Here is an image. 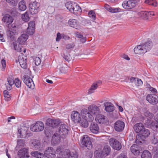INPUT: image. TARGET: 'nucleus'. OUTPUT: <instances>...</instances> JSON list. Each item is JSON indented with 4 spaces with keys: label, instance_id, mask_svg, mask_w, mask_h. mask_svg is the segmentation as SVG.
<instances>
[{
    "label": "nucleus",
    "instance_id": "47",
    "mask_svg": "<svg viewBox=\"0 0 158 158\" xmlns=\"http://www.w3.org/2000/svg\"><path fill=\"white\" fill-rule=\"evenodd\" d=\"M10 5L15 6H16L18 2V0H6Z\"/></svg>",
    "mask_w": 158,
    "mask_h": 158
},
{
    "label": "nucleus",
    "instance_id": "57",
    "mask_svg": "<svg viewBox=\"0 0 158 158\" xmlns=\"http://www.w3.org/2000/svg\"><path fill=\"white\" fill-rule=\"evenodd\" d=\"M2 30V27L0 26V41L3 42L5 41V40L3 37V32Z\"/></svg>",
    "mask_w": 158,
    "mask_h": 158
},
{
    "label": "nucleus",
    "instance_id": "59",
    "mask_svg": "<svg viewBox=\"0 0 158 158\" xmlns=\"http://www.w3.org/2000/svg\"><path fill=\"white\" fill-rule=\"evenodd\" d=\"M24 143V141L22 139L17 140V145L19 146H22Z\"/></svg>",
    "mask_w": 158,
    "mask_h": 158
},
{
    "label": "nucleus",
    "instance_id": "28",
    "mask_svg": "<svg viewBox=\"0 0 158 158\" xmlns=\"http://www.w3.org/2000/svg\"><path fill=\"white\" fill-rule=\"evenodd\" d=\"M104 106L105 107V110L108 112L113 111L114 110V106L110 102H107L104 103Z\"/></svg>",
    "mask_w": 158,
    "mask_h": 158
},
{
    "label": "nucleus",
    "instance_id": "50",
    "mask_svg": "<svg viewBox=\"0 0 158 158\" xmlns=\"http://www.w3.org/2000/svg\"><path fill=\"white\" fill-rule=\"evenodd\" d=\"M123 7L127 10H129V1H124L122 4Z\"/></svg>",
    "mask_w": 158,
    "mask_h": 158
},
{
    "label": "nucleus",
    "instance_id": "30",
    "mask_svg": "<svg viewBox=\"0 0 158 158\" xmlns=\"http://www.w3.org/2000/svg\"><path fill=\"white\" fill-rule=\"evenodd\" d=\"M57 133L54 134L52 136V143L55 145L58 144L60 142V137Z\"/></svg>",
    "mask_w": 158,
    "mask_h": 158
},
{
    "label": "nucleus",
    "instance_id": "62",
    "mask_svg": "<svg viewBox=\"0 0 158 158\" xmlns=\"http://www.w3.org/2000/svg\"><path fill=\"white\" fill-rule=\"evenodd\" d=\"M61 38V34L60 33H58L57 34V36L56 39V41H59Z\"/></svg>",
    "mask_w": 158,
    "mask_h": 158
},
{
    "label": "nucleus",
    "instance_id": "4",
    "mask_svg": "<svg viewBox=\"0 0 158 158\" xmlns=\"http://www.w3.org/2000/svg\"><path fill=\"white\" fill-rule=\"evenodd\" d=\"M110 147L108 146L104 147L98 146L94 152L95 155L100 158H104L110 153Z\"/></svg>",
    "mask_w": 158,
    "mask_h": 158
},
{
    "label": "nucleus",
    "instance_id": "19",
    "mask_svg": "<svg viewBox=\"0 0 158 158\" xmlns=\"http://www.w3.org/2000/svg\"><path fill=\"white\" fill-rule=\"evenodd\" d=\"M69 26L76 29H79L81 28L80 24L77 20L74 19H70L68 22Z\"/></svg>",
    "mask_w": 158,
    "mask_h": 158
},
{
    "label": "nucleus",
    "instance_id": "48",
    "mask_svg": "<svg viewBox=\"0 0 158 158\" xmlns=\"http://www.w3.org/2000/svg\"><path fill=\"white\" fill-rule=\"evenodd\" d=\"M14 84L17 88H19L21 87V81L19 78H15L14 80Z\"/></svg>",
    "mask_w": 158,
    "mask_h": 158
},
{
    "label": "nucleus",
    "instance_id": "55",
    "mask_svg": "<svg viewBox=\"0 0 158 158\" xmlns=\"http://www.w3.org/2000/svg\"><path fill=\"white\" fill-rule=\"evenodd\" d=\"M28 27L35 29V22L34 21H30L28 24Z\"/></svg>",
    "mask_w": 158,
    "mask_h": 158
},
{
    "label": "nucleus",
    "instance_id": "14",
    "mask_svg": "<svg viewBox=\"0 0 158 158\" xmlns=\"http://www.w3.org/2000/svg\"><path fill=\"white\" fill-rule=\"evenodd\" d=\"M69 131L68 127L65 124L61 125L59 130V133L60 136L62 138H64L68 134Z\"/></svg>",
    "mask_w": 158,
    "mask_h": 158
},
{
    "label": "nucleus",
    "instance_id": "7",
    "mask_svg": "<svg viewBox=\"0 0 158 158\" xmlns=\"http://www.w3.org/2000/svg\"><path fill=\"white\" fill-rule=\"evenodd\" d=\"M40 3L37 2H31L29 4V11L31 14L34 15L37 14L39 11Z\"/></svg>",
    "mask_w": 158,
    "mask_h": 158
},
{
    "label": "nucleus",
    "instance_id": "5",
    "mask_svg": "<svg viewBox=\"0 0 158 158\" xmlns=\"http://www.w3.org/2000/svg\"><path fill=\"white\" fill-rule=\"evenodd\" d=\"M129 17L130 18L134 17L140 18L143 19L147 20L148 19L147 14L148 11H131L127 13Z\"/></svg>",
    "mask_w": 158,
    "mask_h": 158
},
{
    "label": "nucleus",
    "instance_id": "45",
    "mask_svg": "<svg viewBox=\"0 0 158 158\" xmlns=\"http://www.w3.org/2000/svg\"><path fill=\"white\" fill-rule=\"evenodd\" d=\"M31 155L34 157L38 158H43L44 157V155L43 153L37 151L31 153Z\"/></svg>",
    "mask_w": 158,
    "mask_h": 158
},
{
    "label": "nucleus",
    "instance_id": "32",
    "mask_svg": "<svg viewBox=\"0 0 158 158\" xmlns=\"http://www.w3.org/2000/svg\"><path fill=\"white\" fill-rule=\"evenodd\" d=\"M76 3L71 1H69L67 2L65 4V6L67 9L71 13L73 11V7Z\"/></svg>",
    "mask_w": 158,
    "mask_h": 158
},
{
    "label": "nucleus",
    "instance_id": "26",
    "mask_svg": "<svg viewBox=\"0 0 158 158\" xmlns=\"http://www.w3.org/2000/svg\"><path fill=\"white\" fill-rule=\"evenodd\" d=\"M28 38V36L27 35L23 34L18 38L17 42L20 44L24 45Z\"/></svg>",
    "mask_w": 158,
    "mask_h": 158
},
{
    "label": "nucleus",
    "instance_id": "53",
    "mask_svg": "<svg viewBox=\"0 0 158 158\" xmlns=\"http://www.w3.org/2000/svg\"><path fill=\"white\" fill-rule=\"evenodd\" d=\"M34 62L36 65H38L41 63V60L40 58L38 57H36L34 58Z\"/></svg>",
    "mask_w": 158,
    "mask_h": 158
},
{
    "label": "nucleus",
    "instance_id": "34",
    "mask_svg": "<svg viewBox=\"0 0 158 158\" xmlns=\"http://www.w3.org/2000/svg\"><path fill=\"white\" fill-rule=\"evenodd\" d=\"M131 150L132 152L135 156L139 155L140 153L138 146L136 144L132 145L131 147Z\"/></svg>",
    "mask_w": 158,
    "mask_h": 158
},
{
    "label": "nucleus",
    "instance_id": "37",
    "mask_svg": "<svg viewBox=\"0 0 158 158\" xmlns=\"http://www.w3.org/2000/svg\"><path fill=\"white\" fill-rule=\"evenodd\" d=\"M139 0H129V10L136 6L139 3Z\"/></svg>",
    "mask_w": 158,
    "mask_h": 158
},
{
    "label": "nucleus",
    "instance_id": "6",
    "mask_svg": "<svg viewBox=\"0 0 158 158\" xmlns=\"http://www.w3.org/2000/svg\"><path fill=\"white\" fill-rule=\"evenodd\" d=\"M140 133V134L137 135L135 140L136 143L138 144L142 143V141H143L144 140L143 138L148 137L150 135V132L148 129L144 128Z\"/></svg>",
    "mask_w": 158,
    "mask_h": 158
},
{
    "label": "nucleus",
    "instance_id": "1",
    "mask_svg": "<svg viewBox=\"0 0 158 158\" xmlns=\"http://www.w3.org/2000/svg\"><path fill=\"white\" fill-rule=\"evenodd\" d=\"M55 153L57 154L56 158H77V155L75 152H71L69 150H64L63 147L59 146L55 152L52 147H48L45 151L44 155L48 158H54Z\"/></svg>",
    "mask_w": 158,
    "mask_h": 158
},
{
    "label": "nucleus",
    "instance_id": "54",
    "mask_svg": "<svg viewBox=\"0 0 158 158\" xmlns=\"http://www.w3.org/2000/svg\"><path fill=\"white\" fill-rule=\"evenodd\" d=\"M35 32V29L27 27V33L29 35H32Z\"/></svg>",
    "mask_w": 158,
    "mask_h": 158
},
{
    "label": "nucleus",
    "instance_id": "38",
    "mask_svg": "<svg viewBox=\"0 0 158 158\" xmlns=\"http://www.w3.org/2000/svg\"><path fill=\"white\" fill-rule=\"evenodd\" d=\"M4 98L5 101H9L11 99V94L10 92L6 90H5L3 92Z\"/></svg>",
    "mask_w": 158,
    "mask_h": 158
},
{
    "label": "nucleus",
    "instance_id": "20",
    "mask_svg": "<svg viewBox=\"0 0 158 158\" xmlns=\"http://www.w3.org/2000/svg\"><path fill=\"white\" fill-rule=\"evenodd\" d=\"M71 118L75 123H79L81 119V115L79 112L77 111H73L71 114Z\"/></svg>",
    "mask_w": 158,
    "mask_h": 158
},
{
    "label": "nucleus",
    "instance_id": "63",
    "mask_svg": "<svg viewBox=\"0 0 158 158\" xmlns=\"http://www.w3.org/2000/svg\"><path fill=\"white\" fill-rule=\"evenodd\" d=\"M136 80H137V78L134 77H131L130 79L131 82L133 83H136Z\"/></svg>",
    "mask_w": 158,
    "mask_h": 158
},
{
    "label": "nucleus",
    "instance_id": "11",
    "mask_svg": "<svg viewBox=\"0 0 158 158\" xmlns=\"http://www.w3.org/2000/svg\"><path fill=\"white\" fill-rule=\"evenodd\" d=\"M2 20L6 26L9 28L13 22L14 19L10 15L6 14L3 17Z\"/></svg>",
    "mask_w": 158,
    "mask_h": 158
},
{
    "label": "nucleus",
    "instance_id": "33",
    "mask_svg": "<svg viewBox=\"0 0 158 158\" xmlns=\"http://www.w3.org/2000/svg\"><path fill=\"white\" fill-rule=\"evenodd\" d=\"M81 7L76 3L75 6L73 7V11H72L71 13L76 15H79L81 14Z\"/></svg>",
    "mask_w": 158,
    "mask_h": 158
},
{
    "label": "nucleus",
    "instance_id": "39",
    "mask_svg": "<svg viewBox=\"0 0 158 158\" xmlns=\"http://www.w3.org/2000/svg\"><path fill=\"white\" fill-rule=\"evenodd\" d=\"M21 45L19 44L18 42H17V41L14 42L13 43V45L15 49L18 52H20L21 51V48L22 47Z\"/></svg>",
    "mask_w": 158,
    "mask_h": 158
},
{
    "label": "nucleus",
    "instance_id": "40",
    "mask_svg": "<svg viewBox=\"0 0 158 158\" xmlns=\"http://www.w3.org/2000/svg\"><path fill=\"white\" fill-rule=\"evenodd\" d=\"M89 122V121L82 118H81L80 119L79 123H80V125L81 126L86 128L88 126Z\"/></svg>",
    "mask_w": 158,
    "mask_h": 158
},
{
    "label": "nucleus",
    "instance_id": "25",
    "mask_svg": "<svg viewBox=\"0 0 158 158\" xmlns=\"http://www.w3.org/2000/svg\"><path fill=\"white\" fill-rule=\"evenodd\" d=\"M89 129L91 132L94 134H97L99 132V127L96 123H92L89 126Z\"/></svg>",
    "mask_w": 158,
    "mask_h": 158
},
{
    "label": "nucleus",
    "instance_id": "49",
    "mask_svg": "<svg viewBox=\"0 0 158 158\" xmlns=\"http://www.w3.org/2000/svg\"><path fill=\"white\" fill-rule=\"evenodd\" d=\"M1 70L4 71L5 70L6 67V61L4 59H2L1 61Z\"/></svg>",
    "mask_w": 158,
    "mask_h": 158
},
{
    "label": "nucleus",
    "instance_id": "23",
    "mask_svg": "<svg viewBox=\"0 0 158 158\" xmlns=\"http://www.w3.org/2000/svg\"><path fill=\"white\" fill-rule=\"evenodd\" d=\"M60 123V120L58 119L48 118L46 120L47 124L52 127H55L57 126Z\"/></svg>",
    "mask_w": 158,
    "mask_h": 158
},
{
    "label": "nucleus",
    "instance_id": "15",
    "mask_svg": "<svg viewBox=\"0 0 158 158\" xmlns=\"http://www.w3.org/2000/svg\"><path fill=\"white\" fill-rule=\"evenodd\" d=\"M146 99L150 103L153 105L156 104L158 103V96L155 94H148L147 96Z\"/></svg>",
    "mask_w": 158,
    "mask_h": 158
},
{
    "label": "nucleus",
    "instance_id": "29",
    "mask_svg": "<svg viewBox=\"0 0 158 158\" xmlns=\"http://www.w3.org/2000/svg\"><path fill=\"white\" fill-rule=\"evenodd\" d=\"M134 128L136 133H140L144 128L143 123H138L135 124Z\"/></svg>",
    "mask_w": 158,
    "mask_h": 158
},
{
    "label": "nucleus",
    "instance_id": "64",
    "mask_svg": "<svg viewBox=\"0 0 158 158\" xmlns=\"http://www.w3.org/2000/svg\"><path fill=\"white\" fill-rule=\"evenodd\" d=\"M75 35L77 37L79 38H81V37H82V36H83V35L82 34H81L80 33L78 32H76L75 33Z\"/></svg>",
    "mask_w": 158,
    "mask_h": 158
},
{
    "label": "nucleus",
    "instance_id": "2",
    "mask_svg": "<svg viewBox=\"0 0 158 158\" xmlns=\"http://www.w3.org/2000/svg\"><path fill=\"white\" fill-rule=\"evenodd\" d=\"M145 115L147 119L145 123V125L154 130H156L158 127V114L155 120L153 119V114L148 111L145 113Z\"/></svg>",
    "mask_w": 158,
    "mask_h": 158
},
{
    "label": "nucleus",
    "instance_id": "61",
    "mask_svg": "<svg viewBox=\"0 0 158 158\" xmlns=\"http://www.w3.org/2000/svg\"><path fill=\"white\" fill-rule=\"evenodd\" d=\"M148 19L149 17H151L152 16L155 15V13L153 11H148V14H147Z\"/></svg>",
    "mask_w": 158,
    "mask_h": 158
},
{
    "label": "nucleus",
    "instance_id": "24",
    "mask_svg": "<svg viewBox=\"0 0 158 158\" xmlns=\"http://www.w3.org/2000/svg\"><path fill=\"white\" fill-rule=\"evenodd\" d=\"M18 155L19 158H27L29 156L28 150L25 148H22L19 151Z\"/></svg>",
    "mask_w": 158,
    "mask_h": 158
},
{
    "label": "nucleus",
    "instance_id": "44",
    "mask_svg": "<svg viewBox=\"0 0 158 158\" xmlns=\"http://www.w3.org/2000/svg\"><path fill=\"white\" fill-rule=\"evenodd\" d=\"M98 87L97 83H94L91 86L90 88L89 89L88 93L89 94H91L94 93Z\"/></svg>",
    "mask_w": 158,
    "mask_h": 158
},
{
    "label": "nucleus",
    "instance_id": "8",
    "mask_svg": "<svg viewBox=\"0 0 158 158\" xmlns=\"http://www.w3.org/2000/svg\"><path fill=\"white\" fill-rule=\"evenodd\" d=\"M44 128L43 123L41 121H37L36 123L33 124L30 127V130L33 132H38L43 131Z\"/></svg>",
    "mask_w": 158,
    "mask_h": 158
},
{
    "label": "nucleus",
    "instance_id": "3",
    "mask_svg": "<svg viewBox=\"0 0 158 158\" xmlns=\"http://www.w3.org/2000/svg\"><path fill=\"white\" fill-rule=\"evenodd\" d=\"M152 45V42L148 40L145 44L138 45L135 48L134 52L135 54H138L145 53L151 48Z\"/></svg>",
    "mask_w": 158,
    "mask_h": 158
},
{
    "label": "nucleus",
    "instance_id": "42",
    "mask_svg": "<svg viewBox=\"0 0 158 158\" xmlns=\"http://www.w3.org/2000/svg\"><path fill=\"white\" fill-rule=\"evenodd\" d=\"M151 155L148 150L144 151L141 155V158H151Z\"/></svg>",
    "mask_w": 158,
    "mask_h": 158
},
{
    "label": "nucleus",
    "instance_id": "51",
    "mask_svg": "<svg viewBox=\"0 0 158 158\" xmlns=\"http://www.w3.org/2000/svg\"><path fill=\"white\" fill-rule=\"evenodd\" d=\"M121 11V9L119 8H113L111 7L109 12L112 13H116Z\"/></svg>",
    "mask_w": 158,
    "mask_h": 158
},
{
    "label": "nucleus",
    "instance_id": "31",
    "mask_svg": "<svg viewBox=\"0 0 158 158\" xmlns=\"http://www.w3.org/2000/svg\"><path fill=\"white\" fill-rule=\"evenodd\" d=\"M7 82L5 84L7 90H10L14 85V80L11 78H7Z\"/></svg>",
    "mask_w": 158,
    "mask_h": 158
},
{
    "label": "nucleus",
    "instance_id": "17",
    "mask_svg": "<svg viewBox=\"0 0 158 158\" xmlns=\"http://www.w3.org/2000/svg\"><path fill=\"white\" fill-rule=\"evenodd\" d=\"M28 130V127L25 126L23 125L20 126L18 130V137L21 138L25 136L27 134V131Z\"/></svg>",
    "mask_w": 158,
    "mask_h": 158
},
{
    "label": "nucleus",
    "instance_id": "46",
    "mask_svg": "<svg viewBox=\"0 0 158 158\" xmlns=\"http://www.w3.org/2000/svg\"><path fill=\"white\" fill-rule=\"evenodd\" d=\"M88 16L93 21L95 20L96 19V14L94 10H91L89 11L88 13Z\"/></svg>",
    "mask_w": 158,
    "mask_h": 158
},
{
    "label": "nucleus",
    "instance_id": "36",
    "mask_svg": "<svg viewBox=\"0 0 158 158\" xmlns=\"http://www.w3.org/2000/svg\"><path fill=\"white\" fill-rule=\"evenodd\" d=\"M18 8L21 11H24L27 8L26 5V2L24 0H22L20 1L18 4Z\"/></svg>",
    "mask_w": 158,
    "mask_h": 158
},
{
    "label": "nucleus",
    "instance_id": "27",
    "mask_svg": "<svg viewBox=\"0 0 158 158\" xmlns=\"http://www.w3.org/2000/svg\"><path fill=\"white\" fill-rule=\"evenodd\" d=\"M95 120L98 123L102 124L106 123L107 121L106 118L104 115L100 114L97 115Z\"/></svg>",
    "mask_w": 158,
    "mask_h": 158
},
{
    "label": "nucleus",
    "instance_id": "52",
    "mask_svg": "<svg viewBox=\"0 0 158 158\" xmlns=\"http://www.w3.org/2000/svg\"><path fill=\"white\" fill-rule=\"evenodd\" d=\"M63 57L67 61H69L71 60V57L69 54L67 53H64L62 55Z\"/></svg>",
    "mask_w": 158,
    "mask_h": 158
},
{
    "label": "nucleus",
    "instance_id": "56",
    "mask_svg": "<svg viewBox=\"0 0 158 158\" xmlns=\"http://www.w3.org/2000/svg\"><path fill=\"white\" fill-rule=\"evenodd\" d=\"M147 85L148 88L151 92L153 93H157V91L156 89L151 87L149 84Z\"/></svg>",
    "mask_w": 158,
    "mask_h": 158
},
{
    "label": "nucleus",
    "instance_id": "10",
    "mask_svg": "<svg viewBox=\"0 0 158 158\" xmlns=\"http://www.w3.org/2000/svg\"><path fill=\"white\" fill-rule=\"evenodd\" d=\"M82 142L87 149H90L92 148L93 145L90 139L87 135H85L82 138Z\"/></svg>",
    "mask_w": 158,
    "mask_h": 158
},
{
    "label": "nucleus",
    "instance_id": "41",
    "mask_svg": "<svg viewBox=\"0 0 158 158\" xmlns=\"http://www.w3.org/2000/svg\"><path fill=\"white\" fill-rule=\"evenodd\" d=\"M145 3L154 7L157 6V3L156 0H145Z\"/></svg>",
    "mask_w": 158,
    "mask_h": 158
},
{
    "label": "nucleus",
    "instance_id": "58",
    "mask_svg": "<svg viewBox=\"0 0 158 158\" xmlns=\"http://www.w3.org/2000/svg\"><path fill=\"white\" fill-rule=\"evenodd\" d=\"M75 46V45L73 43L68 44L66 45V48L67 49H69L70 48H74Z\"/></svg>",
    "mask_w": 158,
    "mask_h": 158
},
{
    "label": "nucleus",
    "instance_id": "13",
    "mask_svg": "<svg viewBox=\"0 0 158 158\" xmlns=\"http://www.w3.org/2000/svg\"><path fill=\"white\" fill-rule=\"evenodd\" d=\"M110 145L114 149L119 150L121 148V145L119 142L116 139H110L109 140Z\"/></svg>",
    "mask_w": 158,
    "mask_h": 158
},
{
    "label": "nucleus",
    "instance_id": "9",
    "mask_svg": "<svg viewBox=\"0 0 158 158\" xmlns=\"http://www.w3.org/2000/svg\"><path fill=\"white\" fill-rule=\"evenodd\" d=\"M81 115L82 118L87 120L90 122L93 121L94 119L93 116L86 109H83L81 110Z\"/></svg>",
    "mask_w": 158,
    "mask_h": 158
},
{
    "label": "nucleus",
    "instance_id": "12",
    "mask_svg": "<svg viewBox=\"0 0 158 158\" xmlns=\"http://www.w3.org/2000/svg\"><path fill=\"white\" fill-rule=\"evenodd\" d=\"M23 81L27 86L31 88H33L34 84L32 79L28 75H24L23 77Z\"/></svg>",
    "mask_w": 158,
    "mask_h": 158
},
{
    "label": "nucleus",
    "instance_id": "22",
    "mask_svg": "<svg viewBox=\"0 0 158 158\" xmlns=\"http://www.w3.org/2000/svg\"><path fill=\"white\" fill-rule=\"evenodd\" d=\"M27 57L23 54L20 55L18 57V60L21 67L25 68L27 66Z\"/></svg>",
    "mask_w": 158,
    "mask_h": 158
},
{
    "label": "nucleus",
    "instance_id": "43",
    "mask_svg": "<svg viewBox=\"0 0 158 158\" xmlns=\"http://www.w3.org/2000/svg\"><path fill=\"white\" fill-rule=\"evenodd\" d=\"M21 18L23 21L25 22H27L30 20V17L28 13L26 12L25 13L22 15Z\"/></svg>",
    "mask_w": 158,
    "mask_h": 158
},
{
    "label": "nucleus",
    "instance_id": "21",
    "mask_svg": "<svg viewBox=\"0 0 158 158\" xmlns=\"http://www.w3.org/2000/svg\"><path fill=\"white\" fill-rule=\"evenodd\" d=\"M8 28L9 29L7 31L6 33L7 36L9 37H11L17 34L15 30L16 26L15 23H12L11 26Z\"/></svg>",
    "mask_w": 158,
    "mask_h": 158
},
{
    "label": "nucleus",
    "instance_id": "35",
    "mask_svg": "<svg viewBox=\"0 0 158 158\" xmlns=\"http://www.w3.org/2000/svg\"><path fill=\"white\" fill-rule=\"evenodd\" d=\"M31 146L35 148L38 149L40 148V140L36 139H33L31 141Z\"/></svg>",
    "mask_w": 158,
    "mask_h": 158
},
{
    "label": "nucleus",
    "instance_id": "60",
    "mask_svg": "<svg viewBox=\"0 0 158 158\" xmlns=\"http://www.w3.org/2000/svg\"><path fill=\"white\" fill-rule=\"evenodd\" d=\"M67 67H62L60 69V71L61 73H64L67 71Z\"/></svg>",
    "mask_w": 158,
    "mask_h": 158
},
{
    "label": "nucleus",
    "instance_id": "16",
    "mask_svg": "<svg viewBox=\"0 0 158 158\" xmlns=\"http://www.w3.org/2000/svg\"><path fill=\"white\" fill-rule=\"evenodd\" d=\"M89 112L93 115L97 116L101 112L99 108L96 105H90L88 108Z\"/></svg>",
    "mask_w": 158,
    "mask_h": 158
},
{
    "label": "nucleus",
    "instance_id": "18",
    "mask_svg": "<svg viewBox=\"0 0 158 158\" xmlns=\"http://www.w3.org/2000/svg\"><path fill=\"white\" fill-rule=\"evenodd\" d=\"M125 127L124 123L121 121L118 120L114 124V128L117 131H121L123 130Z\"/></svg>",
    "mask_w": 158,
    "mask_h": 158
}]
</instances>
